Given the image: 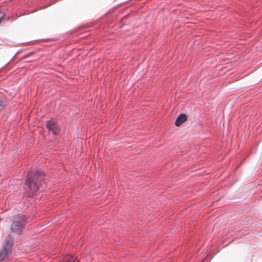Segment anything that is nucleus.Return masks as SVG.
Here are the masks:
<instances>
[{"instance_id":"3","label":"nucleus","mask_w":262,"mask_h":262,"mask_svg":"<svg viewBox=\"0 0 262 262\" xmlns=\"http://www.w3.org/2000/svg\"><path fill=\"white\" fill-rule=\"evenodd\" d=\"M13 241L10 237H8L5 241L1 250L0 251V260H3L9 253L10 248L12 245Z\"/></svg>"},{"instance_id":"7","label":"nucleus","mask_w":262,"mask_h":262,"mask_svg":"<svg viewBox=\"0 0 262 262\" xmlns=\"http://www.w3.org/2000/svg\"><path fill=\"white\" fill-rule=\"evenodd\" d=\"M3 104H2L1 103H0V110L3 109Z\"/></svg>"},{"instance_id":"1","label":"nucleus","mask_w":262,"mask_h":262,"mask_svg":"<svg viewBox=\"0 0 262 262\" xmlns=\"http://www.w3.org/2000/svg\"><path fill=\"white\" fill-rule=\"evenodd\" d=\"M45 174H43L39 171L37 172L33 178L28 176L26 183L30 189L32 194L35 193L37 192L39 186L45 180Z\"/></svg>"},{"instance_id":"2","label":"nucleus","mask_w":262,"mask_h":262,"mask_svg":"<svg viewBox=\"0 0 262 262\" xmlns=\"http://www.w3.org/2000/svg\"><path fill=\"white\" fill-rule=\"evenodd\" d=\"M26 224L25 217L23 215H15L13 217L10 229L12 232L20 235Z\"/></svg>"},{"instance_id":"4","label":"nucleus","mask_w":262,"mask_h":262,"mask_svg":"<svg viewBox=\"0 0 262 262\" xmlns=\"http://www.w3.org/2000/svg\"><path fill=\"white\" fill-rule=\"evenodd\" d=\"M46 127L48 129L49 132L54 135H57L60 131L58 125L52 120H49L46 124Z\"/></svg>"},{"instance_id":"5","label":"nucleus","mask_w":262,"mask_h":262,"mask_svg":"<svg viewBox=\"0 0 262 262\" xmlns=\"http://www.w3.org/2000/svg\"><path fill=\"white\" fill-rule=\"evenodd\" d=\"M187 119V116L186 114H182L180 115L177 118L175 125L177 126H180L183 123L185 122Z\"/></svg>"},{"instance_id":"6","label":"nucleus","mask_w":262,"mask_h":262,"mask_svg":"<svg viewBox=\"0 0 262 262\" xmlns=\"http://www.w3.org/2000/svg\"><path fill=\"white\" fill-rule=\"evenodd\" d=\"M63 262H79V260L73 255H67L64 257Z\"/></svg>"}]
</instances>
